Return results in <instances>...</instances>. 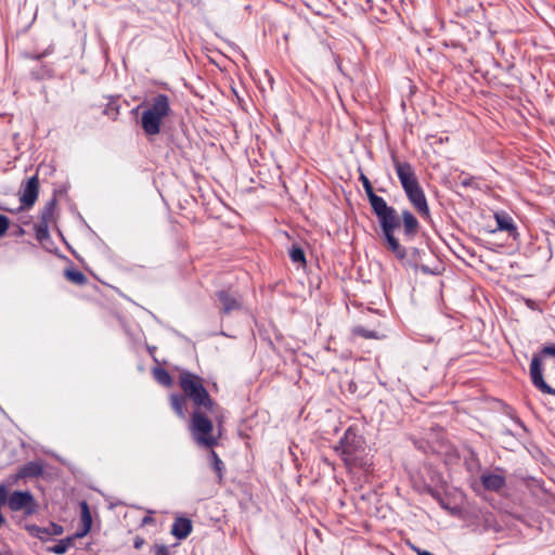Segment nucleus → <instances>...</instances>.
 <instances>
[{"mask_svg": "<svg viewBox=\"0 0 555 555\" xmlns=\"http://www.w3.org/2000/svg\"><path fill=\"white\" fill-rule=\"evenodd\" d=\"M373 212L375 214L386 247L396 256V258L402 260L406 257V249L399 243V240L395 236V231L402 224L403 238L406 242L412 241L420 231V222L416 217L408 209L402 210L401 216L392 207L388 206L386 201L375 194L373 186L364 189Z\"/></svg>", "mask_w": 555, "mask_h": 555, "instance_id": "obj_1", "label": "nucleus"}, {"mask_svg": "<svg viewBox=\"0 0 555 555\" xmlns=\"http://www.w3.org/2000/svg\"><path fill=\"white\" fill-rule=\"evenodd\" d=\"M391 160L409 202L422 218L428 219L430 217L429 206L414 168L410 163L399 160L396 155L391 156Z\"/></svg>", "mask_w": 555, "mask_h": 555, "instance_id": "obj_2", "label": "nucleus"}, {"mask_svg": "<svg viewBox=\"0 0 555 555\" xmlns=\"http://www.w3.org/2000/svg\"><path fill=\"white\" fill-rule=\"evenodd\" d=\"M348 467L364 468L369 465L364 438L354 427H349L334 448Z\"/></svg>", "mask_w": 555, "mask_h": 555, "instance_id": "obj_3", "label": "nucleus"}, {"mask_svg": "<svg viewBox=\"0 0 555 555\" xmlns=\"http://www.w3.org/2000/svg\"><path fill=\"white\" fill-rule=\"evenodd\" d=\"M171 114L168 95L159 93L155 95L141 116V127L149 137L160 132L162 124Z\"/></svg>", "mask_w": 555, "mask_h": 555, "instance_id": "obj_4", "label": "nucleus"}, {"mask_svg": "<svg viewBox=\"0 0 555 555\" xmlns=\"http://www.w3.org/2000/svg\"><path fill=\"white\" fill-rule=\"evenodd\" d=\"M179 384L184 396L192 400L197 408H204L206 410L212 409L214 401L204 387L199 376L184 371L180 374Z\"/></svg>", "mask_w": 555, "mask_h": 555, "instance_id": "obj_5", "label": "nucleus"}, {"mask_svg": "<svg viewBox=\"0 0 555 555\" xmlns=\"http://www.w3.org/2000/svg\"><path fill=\"white\" fill-rule=\"evenodd\" d=\"M190 429L194 440L205 448H212L217 444L218 438L211 436L212 422L201 411H194L191 420Z\"/></svg>", "mask_w": 555, "mask_h": 555, "instance_id": "obj_6", "label": "nucleus"}, {"mask_svg": "<svg viewBox=\"0 0 555 555\" xmlns=\"http://www.w3.org/2000/svg\"><path fill=\"white\" fill-rule=\"evenodd\" d=\"M8 505L11 511H23L29 516L36 513L37 503L29 491H14L10 494Z\"/></svg>", "mask_w": 555, "mask_h": 555, "instance_id": "obj_7", "label": "nucleus"}, {"mask_svg": "<svg viewBox=\"0 0 555 555\" xmlns=\"http://www.w3.org/2000/svg\"><path fill=\"white\" fill-rule=\"evenodd\" d=\"M530 378L533 386L540 391L555 396V389L548 386L543 378V365H541V358L539 356L532 357L530 363Z\"/></svg>", "mask_w": 555, "mask_h": 555, "instance_id": "obj_8", "label": "nucleus"}, {"mask_svg": "<svg viewBox=\"0 0 555 555\" xmlns=\"http://www.w3.org/2000/svg\"><path fill=\"white\" fill-rule=\"evenodd\" d=\"M39 193V181L37 176H33L27 180L25 185L22 186L20 194L21 207L17 209L18 211L23 208H30L37 201Z\"/></svg>", "mask_w": 555, "mask_h": 555, "instance_id": "obj_9", "label": "nucleus"}, {"mask_svg": "<svg viewBox=\"0 0 555 555\" xmlns=\"http://www.w3.org/2000/svg\"><path fill=\"white\" fill-rule=\"evenodd\" d=\"M217 299L221 304V312L224 314H229L232 311L240 310L242 308V304L240 300L228 291H219L216 293Z\"/></svg>", "mask_w": 555, "mask_h": 555, "instance_id": "obj_10", "label": "nucleus"}, {"mask_svg": "<svg viewBox=\"0 0 555 555\" xmlns=\"http://www.w3.org/2000/svg\"><path fill=\"white\" fill-rule=\"evenodd\" d=\"M498 230L506 231L509 236L516 240L519 235L517 228L513 221V218L505 211H499L494 214Z\"/></svg>", "mask_w": 555, "mask_h": 555, "instance_id": "obj_11", "label": "nucleus"}, {"mask_svg": "<svg viewBox=\"0 0 555 555\" xmlns=\"http://www.w3.org/2000/svg\"><path fill=\"white\" fill-rule=\"evenodd\" d=\"M193 529L192 521L185 517H177L171 527V534L178 540L188 538Z\"/></svg>", "mask_w": 555, "mask_h": 555, "instance_id": "obj_12", "label": "nucleus"}, {"mask_svg": "<svg viewBox=\"0 0 555 555\" xmlns=\"http://www.w3.org/2000/svg\"><path fill=\"white\" fill-rule=\"evenodd\" d=\"M481 483L485 489L490 491H499L505 486V478L502 475L493 474V473H487L482 474L481 477Z\"/></svg>", "mask_w": 555, "mask_h": 555, "instance_id": "obj_13", "label": "nucleus"}, {"mask_svg": "<svg viewBox=\"0 0 555 555\" xmlns=\"http://www.w3.org/2000/svg\"><path fill=\"white\" fill-rule=\"evenodd\" d=\"M43 474V464L37 461L26 463L18 472L21 478H35Z\"/></svg>", "mask_w": 555, "mask_h": 555, "instance_id": "obj_14", "label": "nucleus"}, {"mask_svg": "<svg viewBox=\"0 0 555 555\" xmlns=\"http://www.w3.org/2000/svg\"><path fill=\"white\" fill-rule=\"evenodd\" d=\"M33 531L39 539H44V537L49 535H60L63 533V527L57 524H50L48 527H38L34 526Z\"/></svg>", "mask_w": 555, "mask_h": 555, "instance_id": "obj_15", "label": "nucleus"}, {"mask_svg": "<svg viewBox=\"0 0 555 555\" xmlns=\"http://www.w3.org/2000/svg\"><path fill=\"white\" fill-rule=\"evenodd\" d=\"M55 208H56V199L51 198L49 202L46 203L44 207L42 208V210L40 212L39 221L50 224L53 221Z\"/></svg>", "mask_w": 555, "mask_h": 555, "instance_id": "obj_16", "label": "nucleus"}, {"mask_svg": "<svg viewBox=\"0 0 555 555\" xmlns=\"http://www.w3.org/2000/svg\"><path fill=\"white\" fill-rule=\"evenodd\" d=\"M170 404L179 417H181V418L185 417V412H184L185 404H186L185 396L171 395L170 396Z\"/></svg>", "mask_w": 555, "mask_h": 555, "instance_id": "obj_17", "label": "nucleus"}, {"mask_svg": "<svg viewBox=\"0 0 555 555\" xmlns=\"http://www.w3.org/2000/svg\"><path fill=\"white\" fill-rule=\"evenodd\" d=\"M209 459H210V462H211L212 469L216 472L219 480H221L222 479V472L224 469L223 462L221 461V459L218 456V454L214 450H210Z\"/></svg>", "mask_w": 555, "mask_h": 555, "instance_id": "obj_18", "label": "nucleus"}, {"mask_svg": "<svg viewBox=\"0 0 555 555\" xmlns=\"http://www.w3.org/2000/svg\"><path fill=\"white\" fill-rule=\"evenodd\" d=\"M65 276L68 281L78 285H82L87 282L86 275L79 270L67 269L65 271Z\"/></svg>", "mask_w": 555, "mask_h": 555, "instance_id": "obj_19", "label": "nucleus"}, {"mask_svg": "<svg viewBox=\"0 0 555 555\" xmlns=\"http://www.w3.org/2000/svg\"><path fill=\"white\" fill-rule=\"evenodd\" d=\"M74 544V538H65L63 540H60L54 546L49 548V551L55 553V554H64L67 552V550L73 546Z\"/></svg>", "mask_w": 555, "mask_h": 555, "instance_id": "obj_20", "label": "nucleus"}, {"mask_svg": "<svg viewBox=\"0 0 555 555\" xmlns=\"http://www.w3.org/2000/svg\"><path fill=\"white\" fill-rule=\"evenodd\" d=\"M289 258L294 263L306 264L305 251L300 246H292L289 250Z\"/></svg>", "mask_w": 555, "mask_h": 555, "instance_id": "obj_21", "label": "nucleus"}, {"mask_svg": "<svg viewBox=\"0 0 555 555\" xmlns=\"http://www.w3.org/2000/svg\"><path fill=\"white\" fill-rule=\"evenodd\" d=\"M154 377L160 385L171 386V384H172V378H171L170 374L165 369H160V367L155 369Z\"/></svg>", "mask_w": 555, "mask_h": 555, "instance_id": "obj_22", "label": "nucleus"}, {"mask_svg": "<svg viewBox=\"0 0 555 555\" xmlns=\"http://www.w3.org/2000/svg\"><path fill=\"white\" fill-rule=\"evenodd\" d=\"M49 227H50L49 223H44V222H40V221L35 224L34 229H35L36 237L38 241H43L49 237Z\"/></svg>", "mask_w": 555, "mask_h": 555, "instance_id": "obj_23", "label": "nucleus"}, {"mask_svg": "<svg viewBox=\"0 0 555 555\" xmlns=\"http://www.w3.org/2000/svg\"><path fill=\"white\" fill-rule=\"evenodd\" d=\"M81 522L85 527L91 528L92 518H91V514H90L88 504L86 502L81 503Z\"/></svg>", "mask_w": 555, "mask_h": 555, "instance_id": "obj_24", "label": "nucleus"}, {"mask_svg": "<svg viewBox=\"0 0 555 555\" xmlns=\"http://www.w3.org/2000/svg\"><path fill=\"white\" fill-rule=\"evenodd\" d=\"M353 333L358 336L364 337V338H376V334L373 331L366 330L364 327H356Z\"/></svg>", "mask_w": 555, "mask_h": 555, "instance_id": "obj_25", "label": "nucleus"}, {"mask_svg": "<svg viewBox=\"0 0 555 555\" xmlns=\"http://www.w3.org/2000/svg\"><path fill=\"white\" fill-rule=\"evenodd\" d=\"M534 356H539L541 358V360L546 357V356H553L555 357V345H547V346H544L540 353H535Z\"/></svg>", "mask_w": 555, "mask_h": 555, "instance_id": "obj_26", "label": "nucleus"}, {"mask_svg": "<svg viewBox=\"0 0 555 555\" xmlns=\"http://www.w3.org/2000/svg\"><path fill=\"white\" fill-rule=\"evenodd\" d=\"M10 227V220L7 216L0 215V237L3 236Z\"/></svg>", "mask_w": 555, "mask_h": 555, "instance_id": "obj_27", "label": "nucleus"}, {"mask_svg": "<svg viewBox=\"0 0 555 555\" xmlns=\"http://www.w3.org/2000/svg\"><path fill=\"white\" fill-rule=\"evenodd\" d=\"M9 498H8V491L5 486L0 485V507L4 504H8Z\"/></svg>", "mask_w": 555, "mask_h": 555, "instance_id": "obj_28", "label": "nucleus"}, {"mask_svg": "<svg viewBox=\"0 0 555 555\" xmlns=\"http://www.w3.org/2000/svg\"><path fill=\"white\" fill-rule=\"evenodd\" d=\"M154 554L155 555H169V550L166 545H155Z\"/></svg>", "mask_w": 555, "mask_h": 555, "instance_id": "obj_29", "label": "nucleus"}, {"mask_svg": "<svg viewBox=\"0 0 555 555\" xmlns=\"http://www.w3.org/2000/svg\"><path fill=\"white\" fill-rule=\"evenodd\" d=\"M90 529H91V528H89V527H85V526L82 525L81 529H80V530H78V531H77L74 535H72L70 538H74V540H75V539H77V538H82V537H85L86 534H88V532L90 531Z\"/></svg>", "mask_w": 555, "mask_h": 555, "instance_id": "obj_30", "label": "nucleus"}, {"mask_svg": "<svg viewBox=\"0 0 555 555\" xmlns=\"http://www.w3.org/2000/svg\"><path fill=\"white\" fill-rule=\"evenodd\" d=\"M90 529H91V528H89V527H85V526L82 525L81 529H80V530H78V531H77L74 535H72L70 538H74V540H75V539H77V538H82V537H85L86 534H88V532L90 531Z\"/></svg>", "mask_w": 555, "mask_h": 555, "instance_id": "obj_31", "label": "nucleus"}, {"mask_svg": "<svg viewBox=\"0 0 555 555\" xmlns=\"http://www.w3.org/2000/svg\"><path fill=\"white\" fill-rule=\"evenodd\" d=\"M144 545V539L141 537H135L133 540V546L137 550H140Z\"/></svg>", "mask_w": 555, "mask_h": 555, "instance_id": "obj_32", "label": "nucleus"}, {"mask_svg": "<svg viewBox=\"0 0 555 555\" xmlns=\"http://www.w3.org/2000/svg\"><path fill=\"white\" fill-rule=\"evenodd\" d=\"M461 184H462L463 186H473V185H475L476 183H475V179L470 177V178H465V179H463V180L461 181Z\"/></svg>", "mask_w": 555, "mask_h": 555, "instance_id": "obj_33", "label": "nucleus"}, {"mask_svg": "<svg viewBox=\"0 0 555 555\" xmlns=\"http://www.w3.org/2000/svg\"><path fill=\"white\" fill-rule=\"evenodd\" d=\"M359 179L362 182V185H363L364 189L369 188L370 185H372L371 181L369 180V178L364 173H361Z\"/></svg>", "mask_w": 555, "mask_h": 555, "instance_id": "obj_34", "label": "nucleus"}, {"mask_svg": "<svg viewBox=\"0 0 555 555\" xmlns=\"http://www.w3.org/2000/svg\"><path fill=\"white\" fill-rule=\"evenodd\" d=\"M150 520H152V518H150V517H145V518L143 519V524L150 522Z\"/></svg>", "mask_w": 555, "mask_h": 555, "instance_id": "obj_35", "label": "nucleus"}, {"mask_svg": "<svg viewBox=\"0 0 555 555\" xmlns=\"http://www.w3.org/2000/svg\"><path fill=\"white\" fill-rule=\"evenodd\" d=\"M4 522V518L2 517V515L0 514V527L2 526V524Z\"/></svg>", "mask_w": 555, "mask_h": 555, "instance_id": "obj_36", "label": "nucleus"}]
</instances>
